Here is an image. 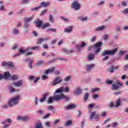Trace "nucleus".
Returning <instances> with one entry per match:
<instances>
[{
  "label": "nucleus",
  "mask_w": 128,
  "mask_h": 128,
  "mask_svg": "<svg viewBox=\"0 0 128 128\" xmlns=\"http://www.w3.org/2000/svg\"><path fill=\"white\" fill-rule=\"evenodd\" d=\"M54 96L49 98L48 102V104H52L53 102V100H56V102H58L60 100H68L70 98L68 96L64 95V94H56V92L54 93Z\"/></svg>",
  "instance_id": "1"
},
{
  "label": "nucleus",
  "mask_w": 128,
  "mask_h": 128,
  "mask_svg": "<svg viewBox=\"0 0 128 128\" xmlns=\"http://www.w3.org/2000/svg\"><path fill=\"white\" fill-rule=\"evenodd\" d=\"M20 100V96H15L14 98H11L8 102V106H16V104H18V100Z\"/></svg>",
  "instance_id": "2"
},
{
  "label": "nucleus",
  "mask_w": 128,
  "mask_h": 128,
  "mask_svg": "<svg viewBox=\"0 0 128 128\" xmlns=\"http://www.w3.org/2000/svg\"><path fill=\"white\" fill-rule=\"evenodd\" d=\"M118 52V48H116L112 50H110L108 51L104 50L100 54L102 56H114Z\"/></svg>",
  "instance_id": "3"
},
{
  "label": "nucleus",
  "mask_w": 128,
  "mask_h": 128,
  "mask_svg": "<svg viewBox=\"0 0 128 128\" xmlns=\"http://www.w3.org/2000/svg\"><path fill=\"white\" fill-rule=\"evenodd\" d=\"M70 92V89L68 87H66V88L61 87L56 90L55 94H62V92Z\"/></svg>",
  "instance_id": "4"
},
{
  "label": "nucleus",
  "mask_w": 128,
  "mask_h": 128,
  "mask_svg": "<svg viewBox=\"0 0 128 128\" xmlns=\"http://www.w3.org/2000/svg\"><path fill=\"white\" fill-rule=\"evenodd\" d=\"M102 42H98L96 43L94 46V48H96V50L95 51V54H98V52H99L100 50V47L102 46Z\"/></svg>",
  "instance_id": "5"
},
{
  "label": "nucleus",
  "mask_w": 128,
  "mask_h": 128,
  "mask_svg": "<svg viewBox=\"0 0 128 128\" xmlns=\"http://www.w3.org/2000/svg\"><path fill=\"white\" fill-rule=\"evenodd\" d=\"M12 84L15 88H20V86H22V84H24V80H19L16 82H14Z\"/></svg>",
  "instance_id": "6"
},
{
  "label": "nucleus",
  "mask_w": 128,
  "mask_h": 128,
  "mask_svg": "<svg viewBox=\"0 0 128 128\" xmlns=\"http://www.w3.org/2000/svg\"><path fill=\"white\" fill-rule=\"evenodd\" d=\"M1 65L2 66H5L6 68H14V64L12 62H2Z\"/></svg>",
  "instance_id": "7"
},
{
  "label": "nucleus",
  "mask_w": 128,
  "mask_h": 128,
  "mask_svg": "<svg viewBox=\"0 0 128 128\" xmlns=\"http://www.w3.org/2000/svg\"><path fill=\"white\" fill-rule=\"evenodd\" d=\"M10 77V72H6L4 73V75H2V74H0V80H1L4 79H6Z\"/></svg>",
  "instance_id": "8"
},
{
  "label": "nucleus",
  "mask_w": 128,
  "mask_h": 128,
  "mask_svg": "<svg viewBox=\"0 0 128 128\" xmlns=\"http://www.w3.org/2000/svg\"><path fill=\"white\" fill-rule=\"evenodd\" d=\"M30 118L28 116H17L16 120H24V122H26L30 120Z\"/></svg>",
  "instance_id": "9"
},
{
  "label": "nucleus",
  "mask_w": 128,
  "mask_h": 128,
  "mask_svg": "<svg viewBox=\"0 0 128 128\" xmlns=\"http://www.w3.org/2000/svg\"><path fill=\"white\" fill-rule=\"evenodd\" d=\"M62 79L60 78V77H56L55 80L52 82V86H56L58 84H60L62 82Z\"/></svg>",
  "instance_id": "10"
},
{
  "label": "nucleus",
  "mask_w": 128,
  "mask_h": 128,
  "mask_svg": "<svg viewBox=\"0 0 128 128\" xmlns=\"http://www.w3.org/2000/svg\"><path fill=\"white\" fill-rule=\"evenodd\" d=\"M72 8H74L76 10H80V5L78 2H74L72 3Z\"/></svg>",
  "instance_id": "11"
},
{
  "label": "nucleus",
  "mask_w": 128,
  "mask_h": 128,
  "mask_svg": "<svg viewBox=\"0 0 128 128\" xmlns=\"http://www.w3.org/2000/svg\"><path fill=\"white\" fill-rule=\"evenodd\" d=\"M96 114V112H93L91 113V115L90 118V120H92V118H94V116L96 120H99L98 115Z\"/></svg>",
  "instance_id": "12"
},
{
  "label": "nucleus",
  "mask_w": 128,
  "mask_h": 128,
  "mask_svg": "<svg viewBox=\"0 0 128 128\" xmlns=\"http://www.w3.org/2000/svg\"><path fill=\"white\" fill-rule=\"evenodd\" d=\"M34 24L38 26V28H40V26H42V21L38 19L37 20L34 21Z\"/></svg>",
  "instance_id": "13"
},
{
  "label": "nucleus",
  "mask_w": 128,
  "mask_h": 128,
  "mask_svg": "<svg viewBox=\"0 0 128 128\" xmlns=\"http://www.w3.org/2000/svg\"><path fill=\"white\" fill-rule=\"evenodd\" d=\"M86 42H83L82 43L81 45H77L76 46V50H78V52H80V50H82V48L86 46Z\"/></svg>",
  "instance_id": "14"
},
{
  "label": "nucleus",
  "mask_w": 128,
  "mask_h": 128,
  "mask_svg": "<svg viewBox=\"0 0 128 128\" xmlns=\"http://www.w3.org/2000/svg\"><path fill=\"white\" fill-rule=\"evenodd\" d=\"M50 4L48 2H42L40 3V6H39V8H46V6H50Z\"/></svg>",
  "instance_id": "15"
},
{
  "label": "nucleus",
  "mask_w": 128,
  "mask_h": 128,
  "mask_svg": "<svg viewBox=\"0 0 128 128\" xmlns=\"http://www.w3.org/2000/svg\"><path fill=\"white\" fill-rule=\"evenodd\" d=\"M44 40H48V37H45L44 38H40L38 39L37 44H42L43 42H44Z\"/></svg>",
  "instance_id": "16"
},
{
  "label": "nucleus",
  "mask_w": 128,
  "mask_h": 128,
  "mask_svg": "<svg viewBox=\"0 0 128 128\" xmlns=\"http://www.w3.org/2000/svg\"><path fill=\"white\" fill-rule=\"evenodd\" d=\"M74 94H82V89L80 87H77L74 92Z\"/></svg>",
  "instance_id": "17"
},
{
  "label": "nucleus",
  "mask_w": 128,
  "mask_h": 128,
  "mask_svg": "<svg viewBox=\"0 0 128 128\" xmlns=\"http://www.w3.org/2000/svg\"><path fill=\"white\" fill-rule=\"evenodd\" d=\"M94 68V64H91L86 66L87 72H90V70H92V68Z\"/></svg>",
  "instance_id": "18"
},
{
  "label": "nucleus",
  "mask_w": 128,
  "mask_h": 128,
  "mask_svg": "<svg viewBox=\"0 0 128 128\" xmlns=\"http://www.w3.org/2000/svg\"><path fill=\"white\" fill-rule=\"evenodd\" d=\"M87 58H88V60H92L94 58V54H92V53H90L88 54Z\"/></svg>",
  "instance_id": "19"
},
{
  "label": "nucleus",
  "mask_w": 128,
  "mask_h": 128,
  "mask_svg": "<svg viewBox=\"0 0 128 128\" xmlns=\"http://www.w3.org/2000/svg\"><path fill=\"white\" fill-rule=\"evenodd\" d=\"M40 48V46H35L32 47V48L29 47V48H26V51L28 52V51L29 50H39Z\"/></svg>",
  "instance_id": "20"
},
{
  "label": "nucleus",
  "mask_w": 128,
  "mask_h": 128,
  "mask_svg": "<svg viewBox=\"0 0 128 128\" xmlns=\"http://www.w3.org/2000/svg\"><path fill=\"white\" fill-rule=\"evenodd\" d=\"M34 128H44V126H42V122H38L36 123Z\"/></svg>",
  "instance_id": "21"
},
{
  "label": "nucleus",
  "mask_w": 128,
  "mask_h": 128,
  "mask_svg": "<svg viewBox=\"0 0 128 128\" xmlns=\"http://www.w3.org/2000/svg\"><path fill=\"white\" fill-rule=\"evenodd\" d=\"M46 96H48V94L46 93L43 94L42 98L40 100V102H43L44 100H46Z\"/></svg>",
  "instance_id": "22"
},
{
  "label": "nucleus",
  "mask_w": 128,
  "mask_h": 128,
  "mask_svg": "<svg viewBox=\"0 0 128 128\" xmlns=\"http://www.w3.org/2000/svg\"><path fill=\"white\" fill-rule=\"evenodd\" d=\"M62 50L64 52H65V54H70V53L74 52V50H68L66 48L62 49Z\"/></svg>",
  "instance_id": "23"
},
{
  "label": "nucleus",
  "mask_w": 128,
  "mask_h": 128,
  "mask_svg": "<svg viewBox=\"0 0 128 128\" xmlns=\"http://www.w3.org/2000/svg\"><path fill=\"white\" fill-rule=\"evenodd\" d=\"M112 88L113 90H118L120 88V86H118L116 85V84H112Z\"/></svg>",
  "instance_id": "24"
},
{
  "label": "nucleus",
  "mask_w": 128,
  "mask_h": 128,
  "mask_svg": "<svg viewBox=\"0 0 128 128\" xmlns=\"http://www.w3.org/2000/svg\"><path fill=\"white\" fill-rule=\"evenodd\" d=\"M72 27L70 26L68 28H66L64 30V32H72Z\"/></svg>",
  "instance_id": "25"
},
{
  "label": "nucleus",
  "mask_w": 128,
  "mask_h": 128,
  "mask_svg": "<svg viewBox=\"0 0 128 128\" xmlns=\"http://www.w3.org/2000/svg\"><path fill=\"white\" fill-rule=\"evenodd\" d=\"M50 26V23H45L42 26V30H44V28H48V26Z\"/></svg>",
  "instance_id": "26"
},
{
  "label": "nucleus",
  "mask_w": 128,
  "mask_h": 128,
  "mask_svg": "<svg viewBox=\"0 0 128 128\" xmlns=\"http://www.w3.org/2000/svg\"><path fill=\"white\" fill-rule=\"evenodd\" d=\"M75 106H74V104H72L71 105H69V106H67L66 107V110H70V109L74 108Z\"/></svg>",
  "instance_id": "27"
},
{
  "label": "nucleus",
  "mask_w": 128,
  "mask_h": 128,
  "mask_svg": "<svg viewBox=\"0 0 128 128\" xmlns=\"http://www.w3.org/2000/svg\"><path fill=\"white\" fill-rule=\"evenodd\" d=\"M11 80H18V75H14L12 76Z\"/></svg>",
  "instance_id": "28"
},
{
  "label": "nucleus",
  "mask_w": 128,
  "mask_h": 128,
  "mask_svg": "<svg viewBox=\"0 0 128 128\" xmlns=\"http://www.w3.org/2000/svg\"><path fill=\"white\" fill-rule=\"evenodd\" d=\"M49 22L52 24L54 22V16L52 14L49 16Z\"/></svg>",
  "instance_id": "29"
},
{
  "label": "nucleus",
  "mask_w": 128,
  "mask_h": 128,
  "mask_svg": "<svg viewBox=\"0 0 128 128\" xmlns=\"http://www.w3.org/2000/svg\"><path fill=\"white\" fill-rule=\"evenodd\" d=\"M42 64H44V60H39L37 63H36V66H42Z\"/></svg>",
  "instance_id": "30"
},
{
  "label": "nucleus",
  "mask_w": 128,
  "mask_h": 128,
  "mask_svg": "<svg viewBox=\"0 0 128 128\" xmlns=\"http://www.w3.org/2000/svg\"><path fill=\"white\" fill-rule=\"evenodd\" d=\"M9 90L10 92L12 94V92H16V90H14V88L12 86H9Z\"/></svg>",
  "instance_id": "31"
},
{
  "label": "nucleus",
  "mask_w": 128,
  "mask_h": 128,
  "mask_svg": "<svg viewBox=\"0 0 128 128\" xmlns=\"http://www.w3.org/2000/svg\"><path fill=\"white\" fill-rule=\"evenodd\" d=\"M108 72H110V74H112L114 72V66H112L110 68L108 69Z\"/></svg>",
  "instance_id": "32"
},
{
  "label": "nucleus",
  "mask_w": 128,
  "mask_h": 128,
  "mask_svg": "<svg viewBox=\"0 0 128 128\" xmlns=\"http://www.w3.org/2000/svg\"><path fill=\"white\" fill-rule=\"evenodd\" d=\"M34 18V17H30L28 18H27L26 19L24 20V22H30Z\"/></svg>",
  "instance_id": "33"
},
{
  "label": "nucleus",
  "mask_w": 128,
  "mask_h": 128,
  "mask_svg": "<svg viewBox=\"0 0 128 128\" xmlns=\"http://www.w3.org/2000/svg\"><path fill=\"white\" fill-rule=\"evenodd\" d=\"M6 122H8V124H11L12 122V120L8 118L6 120V121H3L2 123V124H6Z\"/></svg>",
  "instance_id": "34"
},
{
  "label": "nucleus",
  "mask_w": 128,
  "mask_h": 128,
  "mask_svg": "<svg viewBox=\"0 0 128 128\" xmlns=\"http://www.w3.org/2000/svg\"><path fill=\"white\" fill-rule=\"evenodd\" d=\"M104 28V26H99L97 28H96V30L98 31V30H102Z\"/></svg>",
  "instance_id": "35"
},
{
  "label": "nucleus",
  "mask_w": 128,
  "mask_h": 128,
  "mask_svg": "<svg viewBox=\"0 0 128 128\" xmlns=\"http://www.w3.org/2000/svg\"><path fill=\"white\" fill-rule=\"evenodd\" d=\"M88 98V93H85L84 94V100H86Z\"/></svg>",
  "instance_id": "36"
},
{
  "label": "nucleus",
  "mask_w": 128,
  "mask_h": 128,
  "mask_svg": "<svg viewBox=\"0 0 128 128\" xmlns=\"http://www.w3.org/2000/svg\"><path fill=\"white\" fill-rule=\"evenodd\" d=\"M100 116L102 118H104V116H106V111L102 112L101 113Z\"/></svg>",
  "instance_id": "37"
},
{
  "label": "nucleus",
  "mask_w": 128,
  "mask_h": 128,
  "mask_svg": "<svg viewBox=\"0 0 128 128\" xmlns=\"http://www.w3.org/2000/svg\"><path fill=\"white\" fill-rule=\"evenodd\" d=\"M72 124V121L68 120V121L66 124H65L66 126H70Z\"/></svg>",
  "instance_id": "38"
},
{
  "label": "nucleus",
  "mask_w": 128,
  "mask_h": 128,
  "mask_svg": "<svg viewBox=\"0 0 128 128\" xmlns=\"http://www.w3.org/2000/svg\"><path fill=\"white\" fill-rule=\"evenodd\" d=\"M108 106V108H114V102H110Z\"/></svg>",
  "instance_id": "39"
},
{
  "label": "nucleus",
  "mask_w": 128,
  "mask_h": 128,
  "mask_svg": "<svg viewBox=\"0 0 128 128\" xmlns=\"http://www.w3.org/2000/svg\"><path fill=\"white\" fill-rule=\"evenodd\" d=\"M100 90V88H92L91 90V92H98V90Z\"/></svg>",
  "instance_id": "40"
},
{
  "label": "nucleus",
  "mask_w": 128,
  "mask_h": 128,
  "mask_svg": "<svg viewBox=\"0 0 128 128\" xmlns=\"http://www.w3.org/2000/svg\"><path fill=\"white\" fill-rule=\"evenodd\" d=\"M96 38V36H94L92 38H91L90 40L92 42H94Z\"/></svg>",
  "instance_id": "41"
},
{
  "label": "nucleus",
  "mask_w": 128,
  "mask_h": 128,
  "mask_svg": "<svg viewBox=\"0 0 128 128\" xmlns=\"http://www.w3.org/2000/svg\"><path fill=\"white\" fill-rule=\"evenodd\" d=\"M126 50H124V51H120L119 52V54H120V56H122L124 54H126Z\"/></svg>",
  "instance_id": "42"
},
{
  "label": "nucleus",
  "mask_w": 128,
  "mask_h": 128,
  "mask_svg": "<svg viewBox=\"0 0 128 128\" xmlns=\"http://www.w3.org/2000/svg\"><path fill=\"white\" fill-rule=\"evenodd\" d=\"M120 106V100H118L116 102V106Z\"/></svg>",
  "instance_id": "43"
},
{
  "label": "nucleus",
  "mask_w": 128,
  "mask_h": 128,
  "mask_svg": "<svg viewBox=\"0 0 128 128\" xmlns=\"http://www.w3.org/2000/svg\"><path fill=\"white\" fill-rule=\"evenodd\" d=\"M13 34H18V31L16 29H14L13 30Z\"/></svg>",
  "instance_id": "44"
},
{
  "label": "nucleus",
  "mask_w": 128,
  "mask_h": 128,
  "mask_svg": "<svg viewBox=\"0 0 128 128\" xmlns=\"http://www.w3.org/2000/svg\"><path fill=\"white\" fill-rule=\"evenodd\" d=\"M19 52L20 54H24V52H26V50H23L22 48H20L19 50Z\"/></svg>",
  "instance_id": "45"
},
{
  "label": "nucleus",
  "mask_w": 128,
  "mask_h": 128,
  "mask_svg": "<svg viewBox=\"0 0 128 128\" xmlns=\"http://www.w3.org/2000/svg\"><path fill=\"white\" fill-rule=\"evenodd\" d=\"M50 114H47L44 118H43L46 119V118H50Z\"/></svg>",
  "instance_id": "46"
},
{
  "label": "nucleus",
  "mask_w": 128,
  "mask_h": 128,
  "mask_svg": "<svg viewBox=\"0 0 128 128\" xmlns=\"http://www.w3.org/2000/svg\"><path fill=\"white\" fill-rule=\"evenodd\" d=\"M61 18L64 21V22H70V20L68 18H66L64 16L61 17Z\"/></svg>",
  "instance_id": "47"
},
{
  "label": "nucleus",
  "mask_w": 128,
  "mask_h": 128,
  "mask_svg": "<svg viewBox=\"0 0 128 128\" xmlns=\"http://www.w3.org/2000/svg\"><path fill=\"white\" fill-rule=\"evenodd\" d=\"M104 4V1H101L98 3V6H102Z\"/></svg>",
  "instance_id": "48"
},
{
  "label": "nucleus",
  "mask_w": 128,
  "mask_h": 128,
  "mask_svg": "<svg viewBox=\"0 0 128 128\" xmlns=\"http://www.w3.org/2000/svg\"><path fill=\"white\" fill-rule=\"evenodd\" d=\"M106 82L108 84H112L114 82L112 80H106Z\"/></svg>",
  "instance_id": "49"
},
{
  "label": "nucleus",
  "mask_w": 128,
  "mask_h": 128,
  "mask_svg": "<svg viewBox=\"0 0 128 128\" xmlns=\"http://www.w3.org/2000/svg\"><path fill=\"white\" fill-rule=\"evenodd\" d=\"M70 80V76H66L64 78V80H66V82H68V80Z\"/></svg>",
  "instance_id": "50"
},
{
  "label": "nucleus",
  "mask_w": 128,
  "mask_h": 128,
  "mask_svg": "<svg viewBox=\"0 0 128 128\" xmlns=\"http://www.w3.org/2000/svg\"><path fill=\"white\" fill-rule=\"evenodd\" d=\"M55 61H56V59H53V60L48 62V64H52V62H54Z\"/></svg>",
  "instance_id": "51"
},
{
  "label": "nucleus",
  "mask_w": 128,
  "mask_h": 128,
  "mask_svg": "<svg viewBox=\"0 0 128 128\" xmlns=\"http://www.w3.org/2000/svg\"><path fill=\"white\" fill-rule=\"evenodd\" d=\"M48 31L53 32H56V30L54 28H49L48 29Z\"/></svg>",
  "instance_id": "52"
},
{
  "label": "nucleus",
  "mask_w": 128,
  "mask_h": 128,
  "mask_svg": "<svg viewBox=\"0 0 128 128\" xmlns=\"http://www.w3.org/2000/svg\"><path fill=\"white\" fill-rule=\"evenodd\" d=\"M2 10H6V9L4 8V6H0V11H2Z\"/></svg>",
  "instance_id": "53"
},
{
  "label": "nucleus",
  "mask_w": 128,
  "mask_h": 128,
  "mask_svg": "<svg viewBox=\"0 0 128 128\" xmlns=\"http://www.w3.org/2000/svg\"><path fill=\"white\" fill-rule=\"evenodd\" d=\"M108 36L105 34L103 36V38L104 40H108Z\"/></svg>",
  "instance_id": "54"
},
{
  "label": "nucleus",
  "mask_w": 128,
  "mask_h": 128,
  "mask_svg": "<svg viewBox=\"0 0 128 128\" xmlns=\"http://www.w3.org/2000/svg\"><path fill=\"white\" fill-rule=\"evenodd\" d=\"M50 72V69H48L47 70H46L44 73L45 74H48L49 72Z\"/></svg>",
  "instance_id": "55"
},
{
  "label": "nucleus",
  "mask_w": 128,
  "mask_h": 128,
  "mask_svg": "<svg viewBox=\"0 0 128 128\" xmlns=\"http://www.w3.org/2000/svg\"><path fill=\"white\" fill-rule=\"evenodd\" d=\"M45 126L50 128V122H45Z\"/></svg>",
  "instance_id": "56"
},
{
  "label": "nucleus",
  "mask_w": 128,
  "mask_h": 128,
  "mask_svg": "<svg viewBox=\"0 0 128 128\" xmlns=\"http://www.w3.org/2000/svg\"><path fill=\"white\" fill-rule=\"evenodd\" d=\"M54 72V66H52L51 69H50V72L52 74Z\"/></svg>",
  "instance_id": "57"
},
{
  "label": "nucleus",
  "mask_w": 128,
  "mask_h": 128,
  "mask_svg": "<svg viewBox=\"0 0 128 128\" xmlns=\"http://www.w3.org/2000/svg\"><path fill=\"white\" fill-rule=\"evenodd\" d=\"M46 12H48L47 10H43L42 12H41V14L42 16L44 14H46Z\"/></svg>",
  "instance_id": "58"
},
{
  "label": "nucleus",
  "mask_w": 128,
  "mask_h": 128,
  "mask_svg": "<svg viewBox=\"0 0 128 128\" xmlns=\"http://www.w3.org/2000/svg\"><path fill=\"white\" fill-rule=\"evenodd\" d=\"M108 60V56H106L102 58V60Z\"/></svg>",
  "instance_id": "59"
},
{
  "label": "nucleus",
  "mask_w": 128,
  "mask_h": 128,
  "mask_svg": "<svg viewBox=\"0 0 128 128\" xmlns=\"http://www.w3.org/2000/svg\"><path fill=\"white\" fill-rule=\"evenodd\" d=\"M48 110H54V107L52 106H50L48 107Z\"/></svg>",
  "instance_id": "60"
},
{
  "label": "nucleus",
  "mask_w": 128,
  "mask_h": 128,
  "mask_svg": "<svg viewBox=\"0 0 128 128\" xmlns=\"http://www.w3.org/2000/svg\"><path fill=\"white\" fill-rule=\"evenodd\" d=\"M128 64H126L124 66V70H128Z\"/></svg>",
  "instance_id": "61"
},
{
  "label": "nucleus",
  "mask_w": 128,
  "mask_h": 128,
  "mask_svg": "<svg viewBox=\"0 0 128 128\" xmlns=\"http://www.w3.org/2000/svg\"><path fill=\"white\" fill-rule=\"evenodd\" d=\"M20 53H18L16 54H14V56H13V58H16V56H20Z\"/></svg>",
  "instance_id": "62"
},
{
  "label": "nucleus",
  "mask_w": 128,
  "mask_h": 128,
  "mask_svg": "<svg viewBox=\"0 0 128 128\" xmlns=\"http://www.w3.org/2000/svg\"><path fill=\"white\" fill-rule=\"evenodd\" d=\"M42 80H46V78H48V76L44 75L43 76H42Z\"/></svg>",
  "instance_id": "63"
},
{
  "label": "nucleus",
  "mask_w": 128,
  "mask_h": 128,
  "mask_svg": "<svg viewBox=\"0 0 128 128\" xmlns=\"http://www.w3.org/2000/svg\"><path fill=\"white\" fill-rule=\"evenodd\" d=\"M10 126V124H6L3 128H8V126Z\"/></svg>",
  "instance_id": "64"
}]
</instances>
